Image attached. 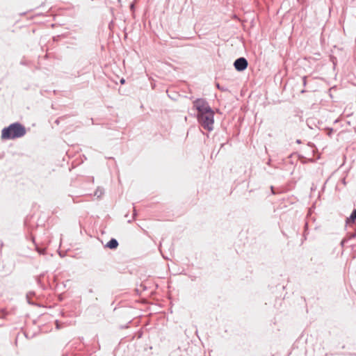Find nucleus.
Returning <instances> with one entry per match:
<instances>
[{
	"label": "nucleus",
	"instance_id": "nucleus-8",
	"mask_svg": "<svg viewBox=\"0 0 356 356\" xmlns=\"http://www.w3.org/2000/svg\"><path fill=\"white\" fill-rule=\"evenodd\" d=\"M124 81H124V79H122L120 80V83H122V84L124 83Z\"/></svg>",
	"mask_w": 356,
	"mask_h": 356
},
{
	"label": "nucleus",
	"instance_id": "nucleus-2",
	"mask_svg": "<svg viewBox=\"0 0 356 356\" xmlns=\"http://www.w3.org/2000/svg\"><path fill=\"white\" fill-rule=\"evenodd\" d=\"M25 127L19 122L13 123L8 127L3 129L1 131V138L3 140H10L21 138L26 134Z\"/></svg>",
	"mask_w": 356,
	"mask_h": 356
},
{
	"label": "nucleus",
	"instance_id": "nucleus-9",
	"mask_svg": "<svg viewBox=\"0 0 356 356\" xmlns=\"http://www.w3.org/2000/svg\"><path fill=\"white\" fill-rule=\"evenodd\" d=\"M131 8H134V4H132V5L131 6Z\"/></svg>",
	"mask_w": 356,
	"mask_h": 356
},
{
	"label": "nucleus",
	"instance_id": "nucleus-4",
	"mask_svg": "<svg viewBox=\"0 0 356 356\" xmlns=\"http://www.w3.org/2000/svg\"><path fill=\"white\" fill-rule=\"evenodd\" d=\"M107 248H109L111 249H115L118 246V242L115 238H111L106 244V245Z\"/></svg>",
	"mask_w": 356,
	"mask_h": 356
},
{
	"label": "nucleus",
	"instance_id": "nucleus-7",
	"mask_svg": "<svg viewBox=\"0 0 356 356\" xmlns=\"http://www.w3.org/2000/svg\"><path fill=\"white\" fill-rule=\"evenodd\" d=\"M302 80H303V85L305 86L306 85V76H303Z\"/></svg>",
	"mask_w": 356,
	"mask_h": 356
},
{
	"label": "nucleus",
	"instance_id": "nucleus-3",
	"mask_svg": "<svg viewBox=\"0 0 356 356\" xmlns=\"http://www.w3.org/2000/svg\"><path fill=\"white\" fill-rule=\"evenodd\" d=\"M234 66L238 71H243L248 67V61L245 58H237L234 63Z\"/></svg>",
	"mask_w": 356,
	"mask_h": 356
},
{
	"label": "nucleus",
	"instance_id": "nucleus-1",
	"mask_svg": "<svg viewBox=\"0 0 356 356\" xmlns=\"http://www.w3.org/2000/svg\"><path fill=\"white\" fill-rule=\"evenodd\" d=\"M193 106L197 111V119L201 127L211 131L213 130L214 112L204 99H197L193 102Z\"/></svg>",
	"mask_w": 356,
	"mask_h": 356
},
{
	"label": "nucleus",
	"instance_id": "nucleus-5",
	"mask_svg": "<svg viewBox=\"0 0 356 356\" xmlns=\"http://www.w3.org/2000/svg\"><path fill=\"white\" fill-rule=\"evenodd\" d=\"M356 219V209L352 212L350 218L348 219V221L350 220L352 222H354Z\"/></svg>",
	"mask_w": 356,
	"mask_h": 356
},
{
	"label": "nucleus",
	"instance_id": "nucleus-6",
	"mask_svg": "<svg viewBox=\"0 0 356 356\" xmlns=\"http://www.w3.org/2000/svg\"><path fill=\"white\" fill-rule=\"evenodd\" d=\"M38 252H40V254H44V249H43V250H40V249L38 248Z\"/></svg>",
	"mask_w": 356,
	"mask_h": 356
}]
</instances>
